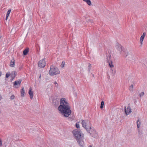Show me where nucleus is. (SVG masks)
<instances>
[{
	"instance_id": "42",
	"label": "nucleus",
	"mask_w": 147,
	"mask_h": 147,
	"mask_svg": "<svg viewBox=\"0 0 147 147\" xmlns=\"http://www.w3.org/2000/svg\"><path fill=\"white\" fill-rule=\"evenodd\" d=\"M55 100H54L53 101L54 102Z\"/></svg>"
},
{
	"instance_id": "32",
	"label": "nucleus",
	"mask_w": 147,
	"mask_h": 147,
	"mask_svg": "<svg viewBox=\"0 0 147 147\" xmlns=\"http://www.w3.org/2000/svg\"><path fill=\"white\" fill-rule=\"evenodd\" d=\"M92 20H89L88 21L89 22H92Z\"/></svg>"
},
{
	"instance_id": "15",
	"label": "nucleus",
	"mask_w": 147,
	"mask_h": 147,
	"mask_svg": "<svg viewBox=\"0 0 147 147\" xmlns=\"http://www.w3.org/2000/svg\"><path fill=\"white\" fill-rule=\"evenodd\" d=\"M29 48H27L25 49L23 51V54L24 55H26L29 52Z\"/></svg>"
},
{
	"instance_id": "24",
	"label": "nucleus",
	"mask_w": 147,
	"mask_h": 147,
	"mask_svg": "<svg viewBox=\"0 0 147 147\" xmlns=\"http://www.w3.org/2000/svg\"><path fill=\"white\" fill-rule=\"evenodd\" d=\"M144 92H141L140 94V97H141L142 96H143L144 95Z\"/></svg>"
},
{
	"instance_id": "40",
	"label": "nucleus",
	"mask_w": 147,
	"mask_h": 147,
	"mask_svg": "<svg viewBox=\"0 0 147 147\" xmlns=\"http://www.w3.org/2000/svg\"><path fill=\"white\" fill-rule=\"evenodd\" d=\"M1 38V36H0V39Z\"/></svg>"
},
{
	"instance_id": "2",
	"label": "nucleus",
	"mask_w": 147,
	"mask_h": 147,
	"mask_svg": "<svg viewBox=\"0 0 147 147\" xmlns=\"http://www.w3.org/2000/svg\"><path fill=\"white\" fill-rule=\"evenodd\" d=\"M73 134L75 139L81 146L83 147L84 144L83 141L84 135L82 134L80 131L77 129H75L72 131Z\"/></svg>"
},
{
	"instance_id": "16",
	"label": "nucleus",
	"mask_w": 147,
	"mask_h": 147,
	"mask_svg": "<svg viewBox=\"0 0 147 147\" xmlns=\"http://www.w3.org/2000/svg\"><path fill=\"white\" fill-rule=\"evenodd\" d=\"M21 96L22 97H23L24 96V94H25V90L24 87L22 88V90L21 91Z\"/></svg>"
},
{
	"instance_id": "11",
	"label": "nucleus",
	"mask_w": 147,
	"mask_h": 147,
	"mask_svg": "<svg viewBox=\"0 0 147 147\" xmlns=\"http://www.w3.org/2000/svg\"><path fill=\"white\" fill-rule=\"evenodd\" d=\"M146 33L145 32H144L143 34L141 36L140 39V44L141 45H142L143 43V41L145 37V36L146 35Z\"/></svg>"
},
{
	"instance_id": "31",
	"label": "nucleus",
	"mask_w": 147,
	"mask_h": 147,
	"mask_svg": "<svg viewBox=\"0 0 147 147\" xmlns=\"http://www.w3.org/2000/svg\"><path fill=\"white\" fill-rule=\"evenodd\" d=\"M2 145V141L0 139V146Z\"/></svg>"
},
{
	"instance_id": "14",
	"label": "nucleus",
	"mask_w": 147,
	"mask_h": 147,
	"mask_svg": "<svg viewBox=\"0 0 147 147\" xmlns=\"http://www.w3.org/2000/svg\"><path fill=\"white\" fill-rule=\"evenodd\" d=\"M9 65L11 67H14L15 65V61L14 59L11 60Z\"/></svg>"
},
{
	"instance_id": "34",
	"label": "nucleus",
	"mask_w": 147,
	"mask_h": 147,
	"mask_svg": "<svg viewBox=\"0 0 147 147\" xmlns=\"http://www.w3.org/2000/svg\"><path fill=\"white\" fill-rule=\"evenodd\" d=\"M41 74H40V76L39 77V78L40 79L41 78Z\"/></svg>"
},
{
	"instance_id": "7",
	"label": "nucleus",
	"mask_w": 147,
	"mask_h": 147,
	"mask_svg": "<svg viewBox=\"0 0 147 147\" xmlns=\"http://www.w3.org/2000/svg\"><path fill=\"white\" fill-rule=\"evenodd\" d=\"M36 144L39 147H44V142L42 139L38 138L36 140Z\"/></svg>"
},
{
	"instance_id": "19",
	"label": "nucleus",
	"mask_w": 147,
	"mask_h": 147,
	"mask_svg": "<svg viewBox=\"0 0 147 147\" xmlns=\"http://www.w3.org/2000/svg\"><path fill=\"white\" fill-rule=\"evenodd\" d=\"M84 1L86 2L87 4L89 5H92L91 2L90 0H83Z\"/></svg>"
},
{
	"instance_id": "21",
	"label": "nucleus",
	"mask_w": 147,
	"mask_h": 147,
	"mask_svg": "<svg viewBox=\"0 0 147 147\" xmlns=\"http://www.w3.org/2000/svg\"><path fill=\"white\" fill-rule=\"evenodd\" d=\"M104 105V102L103 101H102L101 102L100 108L101 109H102L103 108Z\"/></svg>"
},
{
	"instance_id": "38",
	"label": "nucleus",
	"mask_w": 147,
	"mask_h": 147,
	"mask_svg": "<svg viewBox=\"0 0 147 147\" xmlns=\"http://www.w3.org/2000/svg\"><path fill=\"white\" fill-rule=\"evenodd\" d=\"M1 113V110H0V114Z\"/></svg>"
},
{
	"instance_id": "13",
	"label": "nucleus",
	"mask_w": 147,
	"mask_h": 147,
	"mask_svg": "<svg viewBox=\"0 0 147 147\" xmlns=\"http://www.w3.org/2000/svg\"><path fill=\"white\" fill-rule=\"evenodd\" d=\"M21 82L22 80H20L18 81H15L14 82V86H16L17 85L20 86V85Z\"/></svg>"
},
{
	"instance_id": "22",
	"label": "nucleus",
	"mask_w": 147,
	"mask_h": 147,
	"mask_svg": "<svg viewBox=\"0 0 147 147\" xmlns=\"http://www.w3.org/2000/svg\"><path fill=\"white\" fill-rule=\"evenodd\" d=\"M140 123L139 119L138 120L137 122V125L138 128H139L140 126Z\"/></svg>"
},
{
	"instance_id": "35",
	"label": "nucleus",
	"mask_w": 147,
	"mask_h": 147,
	"mask_svg": "<svg viewBox=\"0 0 147 147\" xmlns=\"http://www.w3.org/2000/svg\"><path fill=\"white\" fill-rule=\"evenodd\" d=\"M2 73L1 72H0V77L1 76Z\"/></svg>"
},
{
	"instance_id": "8",
	"label": "nucleus",
	"mask_w": 147,
	"mask_h": 147,
	"mask_svg": "<svg viewBox=\"0 0 147 147\" xmlns=\"http://www.w3.org/2000/svg\"><path fill=\"white\" fill-rule=\"evenodd\" d=\"M46 64L45 59H43L39 61L38 63V66L41 68L44 67Z\"/></svg>"
},
{
	"instance_id": "39",
	"label": "nucleus",
	"mask_w": 147,
	"mask_h": 147,
	"mask_svg": "<svg viewBox=\"0 0 147 147\" xmlns=\"http://www.w3.org/2000/svg\"><path fill=\"white\" fill-rule=\"evenodd\" d=\"M15 87H16V88H18V87H17V86H15Z\"/></svg>"
},
{
	"instance_id": "37",
	"label": "nucleus",
	"mask_w": 147,
	"mask_h": 147,
	"mask_svg": "<svg viewBox=\"0 0 147 147\" xmlns=\"http://www.w3.org/2000/svg\"><path fill=\"white\" fill-rule=\"evenodd\" d=\"M109 58H110V55H109Z\"/></svg>"
},
{
	"instance_id": "33",
	"label": "nucleus",
	"mask_w": 147,
	"mask_h": 147,
	"mask_svg": "<svg viewBox=\"0 0 147 147\" xmlns=\"http://www.w3.org/2000/svg\"><path fill=\"white\" fill-rule=\"evenodd\" d=\"M108 62L109 63V67H110V65H111L110 63V62H109V61H108Z\"/></svg>"
},
{
	"instance_id": "10",
	"label": "nucleus",
	"mask_w": 147,
	"mask_h": 147,
	"mask_svg": "<svg viewBox=\"0 0 147 147\" xmlns=\"http://www.w3.org/2000/svg\"><path fill=\"white\" fill-rule=\"evenodd\" d=\"M112 62L111 61V73L112 76H113L116 74V68L114 67V65L112 64Z\"/></svg>"
},
{
	"instance_id": "20",
	"label": "nucleus",
	"mask_w": 147,
	"mask_h": 147,
	"mask_svg": "<svg viewBox=\"0 0 147 147\" xmlns=\"http://www.w3.org/2000/svg\"><path fill=\"white\" fill-rule=\"evenodd\" d=\"M16 74L17 73L15 71H13L12 73L11 74V75L12 76V78H14L15 77Z\"/></svg>"
},
{
	"instance_id": "17",
	"label": "nucleus",
	"mask_w": 147,
	"mask_h": 147,
	"mask_svg": "<svg viewBox=\"0 0 147 147\" xmlns=\"http://www.w3.org/2000/svg\"><path fill=\"white\" fill-rule=\"evenodd\" d=\"M11 11V9H9L8 11H7V13L6 14V19H5L6 20H7L8 18V16H9V15Z\"/></svg>"
},
{
	"instance_id": "4",
	"label": "nucleus",
	"mask_w": 147,
	"mask_h": 147,
	"mask_svg": "<svg viewBox=\"0 0 147 147\" xmlns=\"http://www.w3.org/2000/svg\"><path fill=\"white\" fill-rule=\"evenodd\" d=\"M60 73L59 70L57 67H55L53 65L51 66L49 71V74L51 76L59 74Z\"/></svg>"
},
{
	"instance_id": "43",
	"label": "nucleus",
	"mask_w": 147,
	"mask_h": 147,
	"mask_svg": "<svg viewBox=\"0 0 147 147\" xmlns=\"http://www.w3.org/2000/svg\"><path fill=\"white\" fill-rule=\"evenodd\" d=\"M20 69H21V68L20 67Z\"/></svg>"
},
{
	"instance_id": "6",
	"label": "nucleus",
	"mask_w": 147,
	"mask_h": 147,
	"mask_svg": "<svg viewBox=\"0 0 147 147\" xmlns=\"http://www.w3.org/2000/svg\"><path fill=\"white\" fill-rule=\"evenodd\" d=\"M89 128L88 131V132L89 133L92 137L95 138H97L98 137V134L95 130L92 129L91 127H89Z\"/></svg>"
},
{
	"instance_id": "18",
	"label": "nucleus",
	"mask_w": 147,
	"mask_h": 147,
	"mask_svg": "<svg viewBox=\"0 0 147 147\" xmlns=\"http://www.w3.org/2000/svg\"><path fill=\"white\" fill-rule=\"evenodd\" d=\"M129 89L130 92H133L134 90V85L133 84H131L129 86Z\"/></svg>"
},
{
	"instance_id": "23",
	"label": "nucleus",
	"mask_w": 147,
	"mask_h": 147,
	"mask_svg": "<svg viewBox=\"0 0 147 147\" xmlns=\"http://www.w3.org/2000/svg\"><path fill=\"white\" fill-rule=\"evenodd\" d=\"M64 65H65V62L64 61H62V63L61 65V67H63L64 66Z\"/></svg>"
},
{
	"instance_id": "36",
	"label": "nucleus",
	"mask_w": 147,
	"mask_h": 147,
	"mask_svg": "<svg viewBox=\"0 0 147 147\" xmlns=\"http://www.w3.org/2000/svg\"><path fill=\"white\" fill-rule=\"evenodd\" d=\"M88 147H92V146L91 145L89 146Z\"/></svg>"
},
{
	"instance_id": "25",
	"label": "nucleus",
	"mask_w": 147,
	"mask_h": 147,
	"mask_svg": "<svg viewBox=\"0 0 147 147\" xmlns=\"http://www.w3.org/2000/svg\"><path fill=\"white\" fill-rule=\"evenodd\" d=\"M10 74L8 73H7L6 74V77L7 78H8L10 76Z\"/></svg>"
},
{
	"instance_id": "9",
	"label": "nucleus",
	"mask_w": 147,
	"mask_h": 147,
	"mask_svg": "<svg viewBox=\"0 0 147 147\" xmlns=\"http://www.w3.org/2000/svg\"><path fill=\"white\" fill-rule=\"evenodd\" d=\"M127 108L125 106L124 107V110L125 113L126 115H128L130 114L131 112V110L130 107V106L129 104L128 105L127 108Z\"/></svg>"
},
{
	"instance_id": "28",
	"label": "nucleus",
	"mask_w": 147,
	"mask_h": 147,
	"mask_svg": "<svg viewBox=\"0 0 147 147\" xmlns=\"http://www.w3.org/2000/svg\"><path fill=\"white\" fill-rule=\"evenodd\" d=\"M15 96L14 95H12L11 97V99H13L14 98Z\"/></svg>"
},
{
	"instance_id": "1",
	"label": "nucleus",
	"mask_w": 147,
	"mask_h": 147,
	"mask_svg": "<svg viewBox=\"0 0 147 147\" xmlns=\"http://www.w3.org/2000/svg\"><path fill=\"white\" fill-rule=\"evenodd\" d=\"M60 104L58 107V110L64 117H68L71 113L69 104L65 98H62L61 99Z\"/></svg>"
},
{
	"instance_id": "3",
	"label": "nucleus",
	"mask_w": 147,
	"mask_h": 147,
	"mask_svg": "<svg viewBox=\"0 0 147 147\" xmlns=\"http://www.w3.org/2000/svg\"><path fill=\"white\" fill-rule=\"evenodd\" d=\"M116 48L123 57H126L128 55L127 51L121 45L118 44L116 46Z\"/></svg>"
},
{
	"instance_id": "26",
	"label": "nucleus",
	"mask_w": 147,
	"mask_h": 147,
	"mask_svg": "<svg viewBox=\"0 0 147 147\" xmlns=\"http://www.w3.org/2000/svg\"><path fill=\"white\" fill-rule=\"evenodd\" d=\"M54 84H55V86L56 87H58V84L56 82H54Z\"/></svg>"
},
{
	"instance_id": "29",
	"label": "nucleus",
	"mask_w": 147,
	"mask_h": 147,
	"mask_svg": "<svg viewBox=\"0 0 147 147\" xmlns=\"http://www.w3.org/2000/svg\"><path fill=\"white\" fill-rule=\"evenodd\" d=\"M88 67H89V69H90L91 68V65L90 64V63H89L88 64Z\"/></svg>"
},
{
	"instance_id": "27",
	"label": "nucleus",
	"mask_w": 147,
	"mask_h": 147,
	"mask_svg": "<svg viewBox=\"0 0 147 147\" xmlns=\"http://www.w3.org/2000/svg\"><path fill=\"white\" fill-rule=\"evenodd\" d=\"M76 127L77 128H79L80 126H79V124H78V123H76Z\"/></svg>"
},
{
	"instance_id": "12",
	"label": "nucleus",
	"mask_w": 147,
	"mask_h": 147,
	"mask_svg": "<svg viewBox=\"0 0 147 147\" xmlns=\"http://www.w3.org/2000/svg\"><path fill=\"white\" fill-rule=\"evenodd\" d=\"M28 93L30 96V98L31 99H32L33 98V92L32 90V89L31 88L29 89Z\"/></svg>"
},
{
	"instance_id": "30",
	"label": "nucleus",
	"mask_w": 147,
	"mask_h": 147,
	"mask_svg": "<svg viewBox=\"0 0 147 147\" xmlns=\"http://www.w3.org/2000/svg\"><path fill=\"white\" fill-rule=\"evenodd\" d=\"M2 99V97L1 95L0 94V101H1Z\"/></svg>"
},
{
	"instance_id": "5",
	"label": "nucleus",
	"mask_w": 147,
	"mask_h": 147,
	"mask_svg": "<svg viewBox=\"0 0 147 147\" xmlns=\"http://www.w3.org/2000/svg\"><path fill=\"white\" fill-rule=\"evenodd\" d=\"M82 126L84 127L88 131L89 129V127H91L90 125L89 121L87 120H83L82 123Z\"/></svg>"
},
{
	"instance_id": "41",
	"label": "nucleus",
	"mask_w": 147,
	"mask_h": 147,
	"mask_svg": "<svg viewBox=\"0 0 147 147\" xmlns=\"http://www.w3.org/2000/svg\"><path fill=\"white\" fill-rule=\"evenodd\" d=\"M92 132H93V130H92Z\"/></svg>"
}]
</instances>
